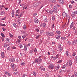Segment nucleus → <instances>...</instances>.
I'll return each mask as SVG.
<instances>
[{
	"label": "nucleus",
	"mask_w": 77,
	"mask_h": 77,
	"mask_svg": "<svg viewBox=\"0 0 77 77\" xmlns=\"http://www.w3.org/2000/svg\"><path fill=\"white\" fill-rule=\"evenodd\" d=\"M47 35H48L49 36H54V34H53V32H47Z\"/></svg>",
	"instance_id": "1"
},
{
	"label": "nucleus",
	"mask_w": 77,
	"mask_h": 77,
	"mask_svg": "<svg viewBox=\"0 0 77 77\" xmlns=\"http://www.w3.org/2000/svg\"><path fill=\"white\" fill-rule=\"evenodd\" d=\"M58 47L59 51H62V50H63V48L61 47V45H60V44L59 45Z\"/></svg>",
	"instance_id": "2"
},
{
	"label": "nucleus",
	"mask_w": 77,
	"mask_h": 77,
	"mask_svg": "<svg viewBox=\"0 0 77 77\" xmlns=\"http://www.w3.org/2000/svg\"><path fill=\"white\" fill-rule=\"evenodd\" d=\"M39 5V2H35L33 4V6L34 7H36V6H38Z\"/></svg>",
	"instance_id": "3"
},
{
	"label": "nucleus",
	"mask_w": 77,
	"mask_h": 77,
	"mask_svg": "<svg viewBox=\"0 0 77 77\" xmlns=\"http://www.w3.org/2000/svg\"><path fill=\"white\" fill-rule=\"evenodd\" d=\"M49 67L52 69H53L54 68V65L53 64H51L49 65Z\"/></svg>",
	"instance_id": "4"
},
{
	"label": "nucleus",
	"mask_w": 77,
	"mask_h": 77,
	"mask_svg": "<svg viewBox=\"0 0 77 77\" xmlns=\"http://www.w3.org/2000/svg\"><path fill=\"white\" fill-rule=\"evenodd\" d=\"M53 11L54 12V13H57V7H54Z\"/></svg>",
	"instance_id": "5"
},
{
	"label": "nucleus",
	"mask_w": 77,
	"mask_h": 77,
	"mask_svg": "<svg viewBox=\"0 0 77 77\" xmlns=\"http://www.w3.org/2000/svg\"><path fill=\"white\" fill-rule=\"evenodd\" d=\"M9 60L10 62H15V60L14 58H11Z\"/></svg>",
	"instance_id": "6"
},
{
	"label": "nucleus",
	"mask_w": 77,
	"mask_h": 77,
	"mask_svg": "<svg viewBox=\"0 0 77 77\" xmlns=\"http://www.w3.org/2000/svg\"><path fill=\"white\" fill-rule=\"evenodd\" d=\"M34 21L35 23H38V22H39V20L36 18L35 19H34Z\"/></svg>",
	"instance_id": "7"
},
{
	"label": "nucleus",
	"mask_w": 77,
	"mask_h": 77,
	"mask_svg": "<svg viewBox=\"0 0 77 77\" xmlns=\"http://www.w3.org/2000/svg\"><path fill=\"white\" fill-rule=\"evenodd\" d=\"M44 21H45V22H48V20H47V17H45L44 18Z\"/></svg>",
	"instance_id": "8"
},
{
	"label": "nucleus",
	"mask_w": 77,
	"mask_h": 77,
	"mask_svg": "<svg viewBox=\"0 0 77 77\" xmlns=\"http://www.w3.org/2000/svg\"><path fill=\"white\" fill-rule=\"evenodd\" d=\"M69 66H71L72 65V61L70 60H69Z\"/></svg>",
	"instance_id": "9"
},
{
	"label": "nucleus",
	"mask_w": 77,
	"mask_h": 77,
	"mask_svg": "<svg viewBox=\"0 0 77 77\" xmlns=\"http://www.w3.org/2000/svg\"><path fill=\"white\" fill-rule=\"evenodd\" d=\"M59 1L60 3L61 4V5H62L64 3V1L63 0H59Z\"/></svg>",
	"instance_id": "10"
},
{
	"label": "nucleus",
	"mask_w": 77,
	"mask_h": 77,
	"mask_svg": "<svg viewBox=\"0 0 77 77\" xmlns=\"http://www.w3.org/2000/svg\"><path fill=\"white\" fill-rule=\"evenodd\" d=\"M2 57V58H4L5 57V54H4V52H2L1 53Z\"/></svg>",
	"instance_id": "11"
},
{
	"label": "nucleus",
	"mask_w": 77,
	"mask_h": 77,
	"mask_svg": "<svg viewBox=\"0 0 77 77\" xmlns=\"http://www.w3.org/2000/svg\"><path fill=\"white\" fill-rule=\"evenodd\" d=\"M40 26L41 27H45L46 24L45 23H41Z\"/></svg>",
	"instance_id": "12"
},
{
	"label": "nucleus",
	"mask_w": 77,
	"mask_h": 77,
	"mask_svg": "<svg viewBox=\"0 0 77 77\" xmlns=\"http://www.w3.org/2000/svg\"><path fill=\"white\" fill-rule=\"evenodd\" d=\"M77 42V39H76V40H75L72 42V45H74L75 44H76Z\"/></svg>",
	"instance_id": "13"
},
{
	"label": "nucleus",
	"mask_w": 77,
	"mask_h": 77,
	"mask_svg": "<svg viewBox=\"0 0 77 77\" xmlns=\"http://www.w3.org/2000/svg\"><path fill=\"white\" fill-rule=\"evenodd\" d=\"M63 17H67V14L64 12L63 13Z\"/></svg>",
	"instance_id": "14"
},
{
	"label": "nucleus",
	"mask_w": 77,
	"mask_h": 77,
	"mask_svg": "<svg viewBox=\"0 0 77 77\" xmlns=\"http://www.w3.org/2000/svg\"><path fill=\"white\" fill-rule=\"evenodd\" d=\"M11 14H12V17H13V18H14V11H12Z\"/></svg>",
	"instance_id": "15"
},
{
	"label": "nucleus",
	"mask_w": 77,
	"mask_h": 77,
	"mask_svg": "<svg viewBox=\"0 0 77 77\" xmlns=\"http://www.w3.org/2000/svg\"><path fill=\"white\" fill-rule=\"evenodd\" d=\"M71 15L72 18H75V14H71Z\"/></svg>",
	"instance_id": "16"
},
{
	"label": "nucleus",
	"mask_w": 77,
	"mask_h": 77,
	"mask_svg": "<svg viewBox=\"0 0 77 77\" xmlns=\"http://www.w3.org/2000/svg\"><path fill=\"white\" fill-rule=\"evenodd\" d=\"M0 14L1 15H5V12L2 11L0 12Z\"/></svg>",
	"instance_id": "17"
},
{
	"label": "nucleus",
	"mask_w": 77,
	"mask_h": 77,
	"mask_svg": "<svg viewBox=\"0 0 77 77\" xmlns=\"http://www.w3.org/2000/svg\"><path fill=\"white\" fill-rule=\"evenodd\" d=\"M11 67H12V68H15V65H14V64L13 63H11Z\"/></svg>",
	"instance_id": "18"
},
{
	"label": "nucleus",
	"mask_w": 77,
	"mask_h": 77,
	"mask_svg": "<svg viewBox=\"0 0 77 77\" xmlns=\"http://www.w3.org/2000/svg\"><path fill=\"white\" fill-rule=\"evenodd\" d=\"M60 35H57V37L56 38L57 39H59V38H60Z\"/></svg>",
	"instance_id": "19"
},
{
	"label": "nucleus",
	"mask_w": 77,
	"mask_h": 77,
	"mask_svg": "<svg viewBox=\"0 0 77 77\" xmlns=\"http://www.w3.org/2000/svg\"><path fill=\"white\" fill-rule=\"evenodd\" d=\"M35 62L36 63H38V62H39V61L38 58L35 59Z\"/></svg>",
	"instance_id": "20"
},
{
	"label": "nucleus",
	"mask_w": 77,
	"mask_h": 77,
	"mask_svg": "<svg viewBox=\"0 0 77 77\" xmlns=\"http://www.w3.org/2000/svg\"><path fill=\"white\" fill-rule=\"evenodd\" d=\"M53 12H54L53 11H51V10H49V12L51 14H52L53 13Z\"/></svg>",
	"instance_id": "21"
},
{
	"label": "nucleus",
	"mask_w": 77,
	"mask_h": 77,
	"mask_svg": "<svg viewBox=\"0 0 77 77\" xmlns=\"http://www.w3.org/2000/svg\"><path fill=\"white\" fill-rule=\"evenodd\" d=\"M59 67H60V66H59V65H57V66L55 68L56 69H59Z\"/></svg>",
	"instance_id": "22"
},
{
	"label": "nucleus",
	"mask_w": 77,
	"mask_h": 77,
	"mask_svg": "<svg viewBox=\"0 0 77 77\" xmlns=\"http://www.w3.org/2000/svg\"><path fill=\"white\" fill-rule=\"evenodd\" d=\"M56 33H57V34H60V33H61V32H60V31H57Z\"/></svg>",
	"instance_id": "23"
},
{
	"label": "nucleus",
	"mask_w": 77,
	"mask_h": 77,
	"mask_svg": "<svg viewBox=\"0 0 77 77\" xmlns=\"http://www.w3.org/2000/svg\"><path fill=\"white\" fill-rule=\"evenodd\" d=\"M73 24L74 23H72L70 25V28L72 29V28L73 27Z\"/></svg>",
	"instance_id": "24"
},
{
	"label": "nucleus",
	"mask_w": 77,
	"mask_h": 77,
	"mask_svg": "<svg viewBox=\"0 0 77 77\" xmlns=\"http://www.w3.org/2000/svg\"><path fill=\"white\" fill-rule=\"evenodd\" d=\"M67 43V44H68V45H71V43L70 42H68Z\"/></svg>",
	"instance_id": "25"
},
{
	"label": "nucleus",
	"mask_w": 77,
	"mask_h": 77,
	"mask_svg": "<svg viewBox=\"0 0 77 77\" xmlns=\"http://www.w3.org/2000/svg\"><path fill=\"white\" fill-rule=\"evenodd\" d=\"M52 20H53V21L55 20V17L54 16L52 17Z\"/></svg>",
	"instance_id": "26"
},
{
	"label": "nucleus",
	"mask_w": 77,
	"mask_h": 77,
	"mask_svg": "<svg viewBox=\"0 0 77 77\" xmlns=\"http://www.w3.org/2000/svg\"><path fill=\"white\" fill-rule=\"evenodd\" d=\"M55 27V26H54V23L52 25V29H54Z\"/></svg>",
	"instance_id": "27"
},
{
	"label": "nucleus",
	"mask_w": 77,
	"mask_h": 77,
	"mask_svg": "<svg viewBox=\"0 0 77 77\" xmlns=\"http://www.w3.org/2000/svg\"><path fill=\"white\" fill-rule=\"evenodd\" d=\"M20 10L19 9L17 10L16 11V14H18V13H19V12H20Z\"/></svg>",
	"instance_id": "28"
},
{
	"label": "nucleus",
	"mask_w": 77,
	"mask_h": 77,
	"mask_svg": "<svg viewBox=\"0 0 77 77\" xmlns=\"http://www.w3.org/2000/svg\"><path fill=\"white\" fill-rule=\"evenodd\" d=\"M0 26H6V25H5V24H3L2 23H1L0 25Z\"/></svg>",
	"instance_id": "29"
},
{
	"label": "nucleus",
	"mask_w": 77,
	"mask_h": 77,
	"mask_svg": "<svg viewBox=\"0 0 77 77\" xmlns=\"http://www.w3.org/2000/svg\"><path fill=\"white\" fill-rule=\"evenodd\" d=\"M21 65H23V66H24L25 65V63L24 62H23L22 63H21Z\"/></svg>",
	"instance_id": "30"
},
{
	"label": "nucleus",
	"mask_w": 77,
	"mask_h": 77,
	"mask_svg": "<svg viewBox=\"0 0 77 77\" xmlns=\"http://www.w3.org/2000/svg\"><path fill=\"white\" fill-rule=\"evenodd\" d=\"M69 52L68 51H66V54L67 56H69V54H68Z\"/></svg>",
	"instance_id": "31"
},
{
	"label": "nucleus",
	"mask_w": 77,
	"mask_h": 77,
	"mask_svg": "<svg viewBox=\"0 0 77 77\" xmlns=\"http://www.w3.org/2000/svg\"><path fill=\"white\" fill-rule=\"evenodd\" d=\"M40 36V35H38L36 36L35 37L36 39H39V37Z\"/></svg>",
	"instance_id": "32"
},
{
	"label": "nucleus",
	"mask_w": 77,
	"mask_h": 77,
	"mask_svg": "<svg viewBox=\"0 0 77 77\" xmlns=\"http://www.w3.org/2000/svg\"><path fill=\"white\" fill-rule=\"evenodd\" d=\"M13 25L14 26V27H17V25H16V24L15 23H13Z\"/></svg>",
	"instance_id": "33"
},
{
	"label": "nucleus",
	"mask_w": 77,
	"mask_h": 77,
	"mask_svg": "<svg viewBox=\"0 0 77 77\" xmlns=\"http://www.w3.org/2000/svg\"><path fill=\"white\" fill-rule=\"evenodd\" d=\"M24 50H25V51H27V47L25 46V47L24 48Z\"/></svg>",
	"instance_id": "34"
},
{
	"label": "nucleus",
	"mask_w": 77,
	"mask_h": 77,
	"mask_svg": "<svg viewBox=\"0 0 77 77\" xmlns=\"http://www.w3.org/2000/svg\"><path fill=\"white\" fill-rule=\"evenodd\" d=\"M38 59L39 62H41V61H42V59H41V58H38Z\"/></svg>",
	"instance_id": "35"
},
{
	"label": "nucleus",
	"mask_w": 77,
	"mask_h": 77,
	"mask_svg": "<svg viewBox=\"0 0 77 77\" xmlns=\"http://www.w3.org/2000/svg\"><path fill=\"white\" fill-rule=\"evenodd\" d=\"M1 35L3 37V38H4V37H5V35L3 33H1Z\"/></svg>",
	"instance_id": "36"
},
{
	"label": "nucleus",
	"mask_w": 77,
	"mask_h": 77,
	"mask_svg": "<svg viewBox=\"0 0 77 77\" xmlns=\"http://www.w3.org/2000/svg\"><path fill=\"white\" fill-rule=\"evenodd\" d=\"M56 2V0H52V2H51V3H55Z\"/></svg>",
	"instance_id": "37"
},
{
	"label": "nucleus",
	"mask_w": 77,
	"mask_h": 77,
	"mask_svg": "<svg viewBox=\"0 0 77 77\" xmlns=\"http://www.w3.org/2000/svg\"><path fill=\"white\" fill-rule=\"evenodd\" d=\"M26 25H24L23 29L24 30L26 29Z\"/></svg>",
	"instance_id": "38"
},
{
	"label": "nucleus",
	"mask_w": 77,
	"mask_h": 77,
	"mask_svg": "<svg viewBox=\"0 0 77 77\" xmlns=\"http://www.w3.org/2000/svg\"><path fill=\"white\" fill-rule=\"evenodd\" d=\"M19 15H20V14H16L15 16L16 17H19Z\"/></svg>",
	"instance_id": "39"
},
{
	"label": "nucleus",
	"mask_w": 77,
	"mask_h": 77,
	"mask_svg": "<svg viewBox=\"0 0 77 77\" xmlns=\"http://www.w3.org/2000/svg\"><path fill=\"white\" fill-rule=\"evenodd\" d=\"M34 52H35V53H36V52H37V50L36 49V48H35V49L34 50Z\"/></svg>",
	"instance_id": "40"
},
{
	"label": "nucleus",
	"mask_w": 77,
	"mask_h": 77,
	"mask_svg": "<svg viewBox=\"0 0 77 77\" xmlns=\"http://www.w3.org/2000/svg\"><path fill=\"white\" fill-rule=\"evenodd\" d=\"M4 73L5 74L8 75V74H9V72H8L6 71V72H5Z\"/></svg>",
	"instance_id": "41"
},
{
	"label": "nucleus",
	"mask_w": 77,
	"mask_h": 77,
	"mask_svg": "<svg viewBox=\"0 0 77 77\" xmlns=\"http://www.w3.org/2000/svg\"><path fill=\"white\" fill-rule=\"evenodd\" d=\"M75 62L77 63V56H76L75 58Z\"/></svg>",
	"instance_id": "42"
},
{
	"label": "nucleus",
	"mask_w": 77,
	"mask_h": 77,
	"mask_svg": "<svg viewBox=\"0 0 77 77\" xmlns=\"http://www.w3.org/2000/svg\"><path fill=\"white\" fill-rule=\"evenodd\" d=\"M7 46H8V45H7L6 44H4V47H7Z\"/></svg>",
	"instance_id": "43"
},
{
	"label": "nucleus",
	"mask_w": 77,
	"mask_h": 77,
	"mask_svg": "<svg viewBox=\"0 0 77 77\" xmlns=\"http://www.w3.org/2000/svg\"><path fill=\"white\" fill-rule=\"evenodd\" d=\"M45 75V76L46 77H49V75H48V74H46Z\"/></svg>",
	"instance_id": "44"
},
{
	"label": "nucleus",
	"mask_w": 77,
	"mask_h": 77,
	"mask_svg": "<svg viewBox=\"0 0 77 77\" xmlns=\"http://www.w3.org/2000/svg\"><path fill=\"white\" fill-rule=\"evenodd\" d=\"M43 68H44L43 67V66H41L40 67L39 69H42Z\"/></svg>",
	"instance_id": "45"
},
{
	"label": "nucleus",
	"mask_w": 77,
	"mask_h": 77,
	"mask_svg": "<svg viewBox=\"0 0 77 77\" xmlns=\"http://www.w3.org/2000/svg\"><path fill=\"white\" fill-rule=\"evenodd\" d=\"M66 67V66H65V65H64L63 67H62V68L63 69H65V68Z\"/></svg>",
	"instance_id": "46"
},
{
	"label": "nucleus",
	"mask_w": 77,
	"mask_h": 77,
	"mask_svg": "<svg viewBox=\"0 0 77 77\" xmlns=\"http://www.w3.org/2000/svg\"><path fill=\"white\" fill-rule=\"evenodd\" d=\"M21 42V39H18L17 41L18 43H20Z\"/></svg>",
	"instance_id": "47"
},
{
	"label": "nucleus",
	"mask_w": 77,
	"mask_h": 77,
	"mask_svg": "<svg viewBox=\"0 0 77 77\" xmlns=\"http://www.w3.org/2000/svg\"><path fill=\"white\" fill-rule=\"evenodd\" d=\"M62 62V60H60L57 62V63H61Z\"/></svg>",
	"instance_id": "48"
},
{
	"label": "nucleus",
	"mask_w": 77,
	"mask_h": 77,
	"mask_svg": "<svg viewBox=\"0 0 77 77\" xmlns=\"http://www.w3.org/2000/svg\"><path fill=\"white\" fill-rule=\"evenodd\" d=\"M23 45H20V48H23Z\"/></svg>",
	"instance_id": "49"
},
{
	"label": "nucleus",
	"mask_w": 77,
	"mask_h": 77,
	"mask_svg": "<svg viewBox=\"0 0 77 77\" xmlns=\"http://www.w3.org/2000/svg\"><path fill=\"white\" fill-rule=\"evenodd\" d=\"M33 50H32L31 51H30L29 53H33Z\"/></svg>",
	"instance_id": "50"
},
{
	"label": "nucleus",
	"mask_w": 77,
	"mask_h": 77,
	"mask_svg": "<svg viewBox=\"0 0 77 77\" xmlns=\"http://www.w3.org/2000/svg\"><path fill=\"white\" fill-rule=\"evenodd\" d=\"M2 29L3 31H5V30H6V29H5V28L4 27L2 28Z\"/></svg>",
	"instance_id": "51"
},
{
	"label": "nucleus",
	"mask_w": 77,
	"mask_h": 77,
	"mask_svg": "<svg viewBox=\"0 0 77 77\" xmlns=\"http://www.w3.org/2000/svg\"><path fill=\"white\" fill-rule=\"evenodd\" d=\"M10 48H11V47L9 46L7 49V50H10Z\"/></svg>",
	"instance_id": "52"
},
{
	"label": "nucleus",
	"mask_w": 77,
	"mask_h": 77,
	"mask_svg": "<svg viewBox=\"0 0 77 77\" xmlns=\"http://www.w3.org/2000/svg\"><path fill=\"white\" fill-rule=\"evenodd\" d=\"M14 68L13 70L14 71H16L17 70V68H15V67L14 68Z\"/></svg>",
	"instance_id": "53"
},
{
	"label": "nucleus",
	"mask_w": 77,
	"mask_h": 77,
	"mask_svg": "<svg viewBox=\"0 0 77 77\" xmlns=\"http://www.w3.org/2000/svg\"><path fill=\"white\" fill-rule=\"evenodd\" d=\"M10 36V37L11 38H12V37H13V35H12L11 33H9Z\"/></svg>",
	"instance_id": "54"
},
{
	"label": "nucleus",
	"mask_w": 77,
	"mask_h": 77,
	"mask_svg": "<svg viewBox=\"0 0 77 77\" xmlns=\"http://www.w3.org/2000/svg\"><path fill=\"white\" fill-rule=\"evenodd\" d=\"M33 75H36V73L35 72H33Z\"/></svg>",
	"instance_id": "55"
},
{
	"label": "nucleus",
	"mask_w": 77,
	"mask_h": 77,
	"mask_svg": "<svg viewBox=\"0 0 77 77\" xmlns=\"http://www.w3.org/2000/svg\"><path fill=\"white\" fill-rule=\"evenodd\" d=\"M71 2L72 4H73V3H74V1H71Z\"/></svg>",
	"instance_id": "56"
},
{
	"label": "nucleus",
	"mask_w": 77,
	"mask_h": 77,
	"mask_svg": "<svg viewBox=\"0 0 77 77\" xmlns=\"http://www.w3.org/2000/svg\"><path fill=\"white\" fill-rule=\"evenodd\" d=\"M36 15H37V13H35L34 14H33L34 17H35Z\"/></svg>",
	"instance_id": "57"
},
{
	"label": "nucleus",
	"mask_w": 77,
	"mask_h": 77,
	"mask_svg": "<svg viewBox=\"0 0 77 77\" xmlns=\"http://www.w3.org/2000/svg\"><path fill=\"white\" fill-rule=\"evenodd\" d=\"M19 5H20V3H21V0H19Z\"/></svg>",
	"instance_id": "58"
},
{
	"label": "nucleus",
	"mask_w": 77,
	"mask_h": 77,
	"mask_svg": "<svg viewBox=\"0 0 77 77\" xmlns=\"http://www.w3.org/2000/svg\"><path fill=\"white\" fill-rule=\"evenodd\" d=\"M12 49H16L17 48L13 46L12 48Z\"/></svg>",
	"instance_id": "59"
},
{
	"label": "nucleus",
	"mask_w": 77,
	"mask_h": 77,
	"mask_svg": "<svg viewBox=\"0 0 77 77\" xmlns=\"http://www.w3.org/2000/svg\"><path fill=\"white\" fill-rule=\"evenodd\" d=\"M6 40L7 41H8V42H9V38H6Z\"/></svg>",
	"instance_id": "60"
},
{
	"label": "nucleus",
	"mask_w": 77,
	"mask_h": 77,
	"mask_svg": "<svg viewBox=\"0 0 77 77\" xmlns=\"http://www.w3.org/2000/svg\"><path fill=\"white\" fill-rule=\"evenodd\" d=\"M22 37L23 39H24L26 38V36L25 35L22 36Z\"/></svg>",
	"instance_id": "61"
},
{
	"label": "nucleus",
	"mask_w": 77,
	"mask_h": 77,
	"mask_svg": "<svg viewBox=\"0 0 77 77\" xmlns=\"http://www.w3.org/2000/svg\"><path fill=\"white\" fill-rule=\"evenodd\" d=\"M18 38H19V39H20L21 40V36H18Z\"/></svg>",
	"instance_id": "62"
},
{
	"label": "nucleus",
	"mask_w": 77,
	"mask_h": 77,
	"mask_svg": "<svg viewBox=\"0 0 77 77\" xmlns=\"http://www.w3.org/2000/svg\"><path fill=\"white\" fill-rule=\"evenodd\" d=\"M35 30H36V31H37V32H39V29H36Z\"/></svg>",
	"instance_id": "63"
},
{
	"label": "nucleus",
	"mask_w": 77,
	"mask_h": 77,
	"mask_svg": "<svg viewBox=\"0 0 77 77\" xmlns=\"http://www.w3.org/2000/svg\"><path fill=\"white\" fill-rule=\"evenodd\" d=\"M22 77H26V74L23 75Z\"/></svg>",
	"instance_id": "64"
}]
</instances>
